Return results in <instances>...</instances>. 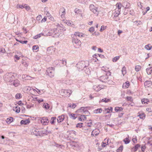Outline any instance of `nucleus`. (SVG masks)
Returning a JSON list of instances; mask_svg holds the SVG:
<instances>
[{
  "label": "nucleus",
  "instance_id": "nucleus-20",
  "mask_svg": "<svg viewBox=\"0 0 152 152\" xmlns=\"http://www.w3.org/2000/svg\"><path fill=\"white\" fill-rule=\"evenodd\" d=\"M140 147V145L139 144H137L134 147L132 148V151L133 152H135L137 150L139 147Z\"/></svg>",
  "mask_w": 152,
  "mask_h": 152
},
{
  "label": "nucleus",
  "instance_id": "nucleus-56",
  "mask_svg": "<svg viewBox=\"0 0 152 152\" xmlns=\"http://www.w3.org/2000/svg\"><path fill=\"white\" fill-rule=\"evenodd\" d=\"M83 124L82 123L77 124L76 127H79L80 128H81L83 126Z\"/></svg>",
  "mask_w": 152,
  "mask_h": 152
},
{
  "label": "nucleus",
  "instance_id": "nucleus-19",
  "mask_svg": "<svg viewBox=\"0 0 152 152\" xmlns=\"http://www.w3.org/2000/svg\"><path fill=\"white\" fill-rule=\"evenodd\" d=\"M83 34L82 33H80L78 32H75L74 35H72V36H75L76 37H83Z\"/></svg>",
  "mask_w": 152,
  "mask_h": 152
},
{
  "label": "nucleus",
  "instance_id": "nucleus-8",
  "mask_svg": "<svg viewBox=\"0 0 152 152\" xmlns=\"http://www.w3.org/2000/svg\"><path fill=\"white\" fill-rule=\"evenodd\" d=\"M89 8L90 10L94 13L96 14L97 15H98L99 12L97 11V8L93 4H91L90 5Z\"/></svg>",
  "mask_w": 152,
  "mask_h": 152
},
{
  "label": "nucleus",
  "instance_id": "nucleus-32",
  "mask_svg": "<svg viewBox=\"0 0 152 152\" xmlns=\"http://www.w3.org/2000/svg\"><path fill=\"white\" fill-rule=\"evenodd\" d=\"M141 102L142 104H148V102H149V100L148 99H143L141 100Z\"/></svg>",
  "mask_w": 152,
  "mask_h": 152
},
{
  "label": "nucleus",
  "instance_id": "nucleus-11",
  "mask_svg": "<svg viewBox=\"0 0 152 152\" xmlns=\"http://www.w3.org/2000/svg\"><path fill=\"white\" fill-rule=\"evenodd\" d=\"M103 88V86L102 85H94L93 87V89L95 91H98Z\"/></svg>",
  "mask_w": 152,
  "mask_h": 152
},
{
  "label": "nucleus",
  "instance_id": "nucleus-49",
  "mask_svg": "<svg viewBox=\"0 0 152 152\" xmlns=\"http://www.w3.org/2000/svg\"><path fill=\"white\" fill-rule=\"evenodd\" d=\"M95 132V131L93 130L91 133V135L93 136H96L99 134V132H97V133H94Z\"/></svg>",
  "mask_w": 152,
  "mask_h": 152
},
{
  "label": "nucleus",
  "instance_id": "nucleus-62",
  "mask_svg": "<svg viewBox=\"0 0 152 152\" xmlns=\"http://www.w3.org/2000/svg\"><path fill=\"white\" fill-rule=\"evenodd\" d=\"M130 14L132 15H134V11L133 10H131L130 11Z\"/></svg>",
  "mask_w": 152,
  "mask_h": 152
},
{
  "label": "nucleus",
  "instance_id": "nucleus-52",
  "mask_svg": "<svg viewBox=\"0 0 152 152\" xmlns=\"http://www.w3.org/2000/svg\"><path fill=\"white\" fill-rule=\"evenodd\" d=\"M109 101L110 99H107L106 98L103 99L102 100V102L106 103L108 102Z\"/></svg>",
  "mask_w": 152,
  "mask_h": 152
},
{
  "label": "nucleus",
  "instance_id": "nucleus-63",
  "mask_svg": "<svg viewBox=\"0 0 152 152\" xmlns=\"http://www.w3.org/2000/svg\"><path fill=\"white\" fill-rule=\"evenodd\" d=\"M47 20V18L46 17H45L43 18L41 22H45Z\"/></svg>",
  "mask_w": 152,
  "mask_h": 152
},
{
  "label": "nucleus",
  "instance_id": "nucleus-51",
  "mask_svg": "<svg viewBox=\"0 0 152 152\" xmlns=\"http://www.w3.org/2000/svg\"><path fill=\"white\" fill-rule=\"evenodd\" d=\"M119 56H116L113 59V61L114 62L116 61L119 59Z\"/></svg>",
  "mask_w": 152,
  "mask_h": 152
},
{
  "label": "nucleus",
  "instance_id": "nucleus-26",
  "mask_svg": "<svg viewBox=\"0 0 152 152\" xmlns=\"http://www.w3.org/2000/svg\"><path fill=\"white\" fill-rule=\"evenodd\" d=\"M79 120L80 121H84L86 120V115H82L79 117Z\"/></svg>",
  "mask_w": 152,
  "mask_h": 152
},
{
  "label": "nucleus",
  "instance_id": "nucleus-13",
  "mask_svg": "<svg viewBox=\"0 0 152 152\" xmlns=\"http://www.w3.org/2000/svg\"><path fill=\"white\" fill-rule=\"evenodd\" d=\"M58 63L57 65H59L61 66L65 65L66 64V61L65 59H63L62 60H58Z\"/></svg>",
  "mask_w": 152,
  "mask_h": 152
},
{
  "label": "nucleus",
  "instance_id": "nucleus-14",
  "mask_svg": "<svg viewBox=\"0 0 152 152\" xmlns=\"http://www.w3.org/2000/svg\"><path fill=\"white\" fill-rule=\"evenodd\" d=\"M122 6L125 9L129 8L130 6V4L127 1H124L122 3Z\"/></svg>",
  "mask_w": 152,
  "mask_h": 152
},
{
  "label": "nucleus",
  "instance_id": "nucleus-47",
  "mask_svg": "<svg viewBox=\"0 0 152 152\" xmlns=\"http://www.w3.org/2000/svg\"><path fill=\"white\" fill-rule=\"evenodd\" d=\"M21 94L20 93L17 94L15 96V98L16 99H19L21 97Z\"/></svg>",
  "mask_w": 152,
  "mask_h": 152
},
{
  "label": "nucleus",
  "instance_id": "nucleus-30",
  "mask_svg": "<svg viewBox=\"0 0 152 152\" xmlns=\"http://www.w3.org/2000/svg\"><path fill=\"white\" fill-rule=\"evenodd\" d=\"M13 108L14 110H15L16 113H19L20 111V108L19 106H16L15 107H14Z\"/></svg>",
  "mask_w": 152,
  "mask_h": 152
},
{
  "label": "nucleus",
  "instance_id": "nucleus-40",
  "mask_svg": "<svg viewBox=\"0 0 152 152\" xmlns=\"http://www.w3.org/2000/svg\"><path fill=\"white\" fill-rule=\"evenodd\" d=\"M102 111V109L100 108L95 110L94 111V113H101Z\"/></svg>",
  "mask_w": 152,
  "mask_h": 152
},
{
  "label": "nucleus",
  "instance_id": "nucleus-6",
  "mask_svg": "<svg viewBox=\"0 0 152 152\" xmlns=\"http://www.w3.org/2000/svg\"><path fill=\"white\" fill-rule=\"evenodd\" d=\"M61 92L62 95L66 97H69L72 93V91L70 90L62 89Z\"/></svg>",
  "mask_w": 152,
  "mask_h": 152
},
{
  "label": "nucleus",
  "instance_id": "nucleus-31",
  "mask_svg": "<svg viewBox=\"0 0 152 152\" xmlns=\"http://www.w3.org/2000/svg\"><path fill=\"white\" fill-rule=\"evenodd\" d=\"M102 70L103 71V73L104 75H106L107 73L110 72L107 69H106L104 67L102 68Z\"/></svg>",
  "mask_w": 152,
  "mask_h": 152
},
{
  "label": "nucleus",
  "instance_id": "nucleus-44",
  "mask_svg": "<svg viewBox=\"0 0 152 152\" xmlns=\"http://www.w3.org/2000/svg\"><path fill=\"white\" fill-rule=\"evenodd\" d=\"M122 72L124 75L126 73V68L124 67H123L122 69Z\"/></svg>",
  "mask_w": 152,
  "mask_h": 152
},
{
  "label": "nucleus",
  "instance_id": "nucleus-25",
  "mask_svg": "<svg viewBox=\"0 0 152 152\" xmlns=\"http://www.w3.org/2000/svg\"><path fill=\"white\" fill-rule=\"evenodd\" d=\"M21 124L26 125L28 124V119L26 120H22L20 121Z\"/></svg>",
  "mask_w": 152,
  "mask_h": 152
},
{
  "label": "nucleus",
  "instance_id": "nucleus-27",
  "mask_svg": "<svg viewBox=\"0 0 152 152\" xmlns=\"http://www.w3.org/2000/svg\"><path fill=\"white\" fill-rule=\"evenodd\" d=\"M123 108L121 107H116L115 108V110L116 112H120L122 111Z\"/></svg>",
  "mask_w": 152,
  "mask_h": 152
},
{
  "label": "nucleus",
  "instance_id": "nucleus-15",
  "mask_svg": "<svg viewBox=\"0 0 152 152\" xmlns=\"http://www.w3.org/2000/svg\"><path fill=\"white\" fill-rule=\"evenodd\" d=\"M54 28L53 29H51L50 30L46 35H47V36H52L54 37Z\"/></svg>",
  "mask_w": 152,
  "mask_h": 152
},
{
  "label": "nucleus",
  "instance_id": "nucleus-37",
  "mask_svg": "<svg viewBox=\"0 0 152 152\" xmlns=\"http://www.w3.org/2000/svg\"><path fill=\"white\" fill-rule=\"evenodd\" d=\"M150 44H148L146 45L145 46V48L148 50H151L152 48V46H151Z\"/></svg>",
  "mask_w": 152,
  "mask_h": 152
},
{
  "label": "nucleus",
  "instance_id": "nucleus-46",
  "mask_svg": "<svg viewBox=\"0 0 152 152\" xmlns=\"http://www.w3.org/2000/svg\"><path fill=\"white\" fill-rule=\"evenodd\" d=\"M141 68V66L139 65L136 66L135 69L136 72H138Z\"/></svg>",
  "mask_w": 152,
  "mask_h": 152
},
{
  "label": "nucleus",
  "instance_id": "nucleus-61",
  "mask_svg": "<svg viewBox=\"0 0 152 152\" xmlns=\"http://www.w3.org/2000/svg\"><path fill=\"white\" fill-rule=\"evenodd\" d=\"M19 42H20L21 43H22V44H26V43H27L28 42V41H23L20 40V41H19Z\"/></svg>",
  "mask_w": 152,
  "mask_h": 152
},
{
  "label": "nucleus",
  "instance_id": "nucleus-45",
  "mask_svg": "<svg viewBox=\"0 0 152 152\" xmlns=\"http://www.w3.org/2000/svg\"><path fill=\"white\" fill-rule=\"evenodd\" d=\"M67 132H69V133L71 134V135L72 134H74L75 135H76V132L74 130H71L70 131H67Z\"/></svg>",
  "mask_w": 152,
  "mask_h": 152
},
{
  "label": "nucleus",
  "instance_id": "nucleus-22",
  "mask_svg": "<svg viewBox=\"0 0 152 152\" xmlns=\"http://www.w3.org/2000/svg\"><path fill=\"white\" fill-rule=\"evenodd\" d=\"M47 131L45 129H44L42 130H40L39 132V136H43L44 134H47Z\"/></svg>",
  "mask_w": 152,
  "mask_h": 152
},
{
  "label": "nucleus",
  "instance_id": "nucleus-5",
  "mask_svg": "<svg viewBox=\"0 0 152 152\" xmlns=\"http://www.w3.org/2000/svg\"><path fill=\"white\" fill-rule=\"evenodd\" d=\"M47 75L50 77H53L54 75L55 69L53 67L48 68L47 70Z\"/></svg>",
  "mask_w": 152,
  "mask_h": 152
},
{
  "label": "nucleus",
  "instance_id": "nucleus-42",
  "mask_svg": "<svg viewBox=\"0 0 152 152\" xmlns=\"http://www.w3.org/2000/svg\"><path fill=\"white\" fill-rule=\"evenodd\" d=\"M123 149V147L122 145H121L117 149V152H121L122 151Z\"/></svg>",
  "mask_w": 152,
  "mask_h": 152
},
{
  "label": "nucleus",
  "instance_id": "nucleus-21",
  "mask_svg": "<svg viewBox=\"0 0 152 152\" xmlns=\"http://www.w3.org/2000/svg\"><path fill=\"white\" fill-rule=\"evenodd\" d=\"M120 11L116 9L115 11L114 12V16L115 17H117L120 14Z\"/></svg>",
  "mask_w": 152,
  "mask_h": 152
},
{
  "label": "nucleus",
  "instance_id": "nucleus-9",
  "mask_svg": "<svg viewBox=\"0 0 152 152\" xmlns=\"http://www.w3.org/2000/svg\"><path fill=\"white\" fill-rule=\"evenodd\" d=\"M57 28H54V37H58L59 35V29H61V26H60V25L58 24L57 25Z\"/></svg>",
  "mask_w": 152,
  "mask_h": 152
},
{
  "label": "nucleus",
  "instance_id": "nucleus-4",
  "mask_svg": "<svg viewBox=\"0 0 152 152\" xmlns=\"http://www.w3.org/2000/svg\"><path fill=\"white\" fill-rule=\"evenodd\" d=\"M111 75V73L110 72H108L106 73V75L102 76L99 78V80L103 82H107L108 78V76H110Z\"/></svg>",
  "mask_w": 152,
  "mask_h": 152
},
{
  "label": "nucleus",
  "instance_id": "nucleus-48",
  "mask_svg": "<svg viewBox=\"0 0 152 152\" xmlns=\"http://www.w3.org/2000/svg\"><path fill=\"white\" fill-rule=\"evenodd\" d=\"M44 107L46 109H48L49 108L50 106L47 103H44L43 104Z\"/></svg>",
  "mask_w": 152,
  "mask_h": 152
},
{
  "label": "nucleus",
  "instance_id": "nucleus-23",
  "mask_svg": "<svg viewBox=\"0 0 152 152\" xmlns=\"http://www.w3.org/2000/svg\"><path fill=\"white\" fill-rule=\"evenodd\" d=\"M20 82L18 80L16 79L14 80V81L13 82V85L15 87L18 86L20 85Z\"/></svg>",
  "mask_w": 152,
  "mask_h": 152
},
{
  "label": "nucleus",
  "instance_id": "nucleus-53",
  "mask_svg": "<svg viewBox=\"0 0 152 152\" xmlns=\"http://www.w3.org/2000/svg\"><path fill=\"white\" fill-rule=\"evenodd\" d=\"M126 99L128 101L132 102L133 101L132 98L131 96H127L126 97Z\"/></svg>",
  "mask_w": 152,
  "mask_h": 152
},
{
  "label": "nucleus",
  "instance_id": "nucleus-41",
  "mask_svg": "<svg viewBox=\"0 0 152 152\" xmlns=\"http://www.w3.org/2000/svg\"><path fill=\"white\" fill-rule=\"evenodd\" d=\"M39 46L38 45H34L32 47V50H36V51L38 50Z\"/></svg>",
  "mask_w": 152,
  "mask_h": 152
},
{
  "label": "nucleus",
  "instance_id": "nucleus-55",
  "mask_svg": "<svg viewBox=\"0 0 152 152\" xmlns=\"http://www.w3.org/2000/svg\"><path fill=\"white\" fill-rule=\"evenodd\" d=\"M94 30V27H91L90 28L88 31L91 32H92Z\"/></svg>",
  "mask_w": 152,
  "mask_h": 152
},
{
  "label": "nucleus",
  "instance_id": "nucleus-2",
  "mask_svg": "<svg viewBox=\"0 0 152 152\" xmlns=\"http://www.w3.org/2000/svg\"><path fill=\"white\" fill-rule=\"evenodd\" d=\"M3 78L5 81L10 82L14 80L15 77L12 73H8L4 75Z\"/></svg>",
  "mask_w": 152,
  "mask_h": 152
},
{
  "label": "nucleus",
  "instance_id": "nucleus-3",
  "mask_svg": "<svg viewBox=\"0 0 152 152\" xmlns=\"http://www.w3.org/2000/svg\"><path fill=\"white\" fill-rule=\"evenodd\" d=\"M72 42L73 45L76 48H79L81 44V42L74 36H72Z\"/></svg>",
  "mask_w": 152,
  "mask_h": 152
},
{
  "label": "nucleus",
  "instance_id": "nucleus-1",
  "mask_svg": "<svg viewBox=\"0 0 152 152\" xmlns=\"http://www.w3.org/2000/svg\"><path fill=\"white\" fill-rule=\"evenodd\" d=\"M88 65V62L87 61H82L78 62L76 64V66L78 68L79 70H83Z\"/></svg>",
  "mask_w": 152,
  "mask_h": 152
},
{
  "label": "nucleus",
  "instance_id": "nucleus-58",
  "mask_svg": "<svg viewBox=\"0 0 152 152\" xmlns=\"http://www.w3.org/2000/svg\"><path fill=\"white\" fill-rule=\"evenodd\" d=\"M106 28V26H101V28L100 29V31H103Z\"/></svg>",
  "mask_w": 152,
  "mask_h": 152
},
{
  "label": "nucleus",
  "instance_id": "nucleus-34",
  "mask_svg": "<svg viewBox=\"0 0 152 152\" xmlns=\"http://www.w3.org/2000/svg\"><path fill=\"white\" fill-rule=\"evenodd\" d=\"M43 34L41 33L40 34H37V35H35L34 37V38L35 39H36L39 38H40L41 36L43 35Z\"/></svg>",
  "mask_w": 152,
  "mask_h": 152
},
{
  "label": "nucleus",
  "instance_id": "nucleus-16",
  "mask_svg": "<svg viewBox=\"0 0 152 152\" xmlns=\"http://www.w3.org/2000/svg\"><path fill=\"white\" fill-rule=\"evenodd\" d=\"M152 85V82L151 81H146L144 83L145 86V88L150 87Z\"/></svg>",
  "mask_w": 152,
  "mask_h": 152
},
{
  "label": "nucleus",
  "instance_id": "nucleus-38",
  "mask_svg": "<svg viewBox=\"0 0 152 152\" xmlns=\"http://www.w3.org/2000/svg\"><path fill=\"white\" fill-rule=\"evenodd\" d=\"M122 5L121 3H118L116 4L117 7L118 8L117 10L120 11Z\"/></svg>",
  "mask_w": 152,
  "mask_h": 152
},
{
  "label": "nucleus",
  "instance_id": "nucleus-7",
  "mask_svg": "<svg viewBox=\"0 0 152 152\" xmlns=\"http://www.w3.org/2000/svg\"><path fill=\"white\" fill-rule=\"evenodd\" d=\"M39 132L40 130L35 127L31 130V134L35 136H39Z\"/></svg>",
  "mask_w": 152,
  "mask_h": 152
},
{
  "label": "nucleus",
  "instance_id": "nucleus-59",
  "mask_svg": "<svg viewBox=\"0 0 152 152\" xmlns=\"http://www.w3.org/2000/svg\"><path fill=\"white\" fill-rule=\"evenodd\" d=\"M66 23L68 25H71L72 24V21L70 22L69 21L67 20L66 22Z\"/></svg>",
  "mask_w": 152,
  "mask_h": 152
},
{
  "label": "nucleus",
  "instance_id": "nucleus-36",
  "mask_svg": "<svg viewBox=\"0 0 152 152\" xmlns=\"http://www.w3.org/2000/svg\"><path fill=\"white\" fill-rule=\"evenodd\" d=\"M123 141L125 144H128L130 141L129 138L127 137L125 138Z\"/></svg>",
  "mask_w": 152,
  "mask_h": 152
},
{
  "label": "nucleus",
  "instance_id": "nucleus-28",
  "mask_svg": "<svg viewBox=\"0 0 152 152\" xmlns=\"http://www.w3.org/2000/svg\"><path fill=\"white\" fill-rule=\"evenodd\" d=\"M13 118L12 117H10L9 118H8L6 120V122L8 124H10L11 122H12L13 121Z\"/></svg>",
  "mask_w": 152,
  "mask_h": 152
},
{
  "label": "nucleus",
  "instance_id": "nucleus-24",
  "mask_svg": "<svg viewBox=\"0 0 152 152\" xmlns=\"http://www.w3.org/2000/svg\"><path fill=\"white\" fill-rule=\"evenodd\" d=\"M129 86V82H126L125 83H124L122 87L123 88H128Z\"/></svg>",
  "mask_w": 152,
  "mask_h": 152
},
{
  "label": "nucleus",
  "instance_id": "nucleus-50",
  "mask_svg": "<svg viewBox=\"0 0 152 152\" xmlns=\"http://www.w3.org/2000/svg\"><path fill=\"white\" fill-rule=\"evenodd\" d=\"M76 105L75 104H73L72 105L71 104H68V106L72 108H74L76 107Z\"/></svg>",
  "mask_w": 152,
  "mask_h": 152
},
{
  "label": "nucleus",
  "instance_id": "nucleus-29",
  "mask_svg": "<svg viewBox=\"0 0 152 152\" xmlns=\"http://www.w3.org/2000/svg\"><path fill=\"white\" fill-rule=\"evenodd\" d=\"M146 71L148 75H150L152 72V67H151L150 68H147Z\"/></svg>",
  "mask_w": 152,
  "mask_h": 152
},
{
  "label": "nucleus",
  "instance_id": "nucleus-60",
  "mask_svg": "<svg viewBox=\"0 0 152 152\" xmlns=\"http://www.w3.org/2000/svg\"><path fill=\"white\" fill-rule=\"evenodd\" d=\"M107 141H108V139H107ZM107 144H106V143L105 142H102V147H105L106 146V145H107V144H108V141H107Z\"/></svg>",
  "mask_w": 152,
  "mask_h": 152
},
{
  "label": "nucleus",
  "instance_id": "nucleus-64",
  "mask_svg": "<svg viewBox=\"0 0 152 152\" xmlns=\"http://www.w3.org/2000/svg\"><path fill=\"white\" fill-rule=\"evenodd\" d=\"M137 138H134L132 139V141L134 143H135L137 142Z\"/></svg>",
  "mask_w": 152,
  "mask_h": 152
},
{
  "label": "nucleus",
  "instance_id": "nucleus-10",
  "mask_svg": "<svg viewBox=\"0 0 152 152\" xmlns=\"http://www.w3.org/2000/svg\"><path fill=\"white\" fill-rule=\"evenodd\" d=\"M41 122L44 125H47L49 123V120L46 117H44L41 118Z\"/></svg>",
  "mask_w": 152,
  "mask_h": 152
},
{
  "label": "nucleus",
  "instance_id": "nucleus-33",
  "mask_svg": "<svg viewBox=\"0 0 152 152\" xmlns=\"http://www.w3.org/2000/svg\"><path fill=\"white\" fill-rule=\"evenodd\" d=\"M138 117H139L140 118L144 119L145 118V115L144 113L139 114L137 115Z\"/></svg>",
  "mask_w": 152,
  "mask_h": 152
},
{
  "label": "nucleus",
  "instance_id": "nucleus-57",
  "mask_svg": "<svg viewBox=\"0 0 152 152\" xmlns=\"http://www.w3.org/2000/svg\"><path fill=\"white\" fill-rule=\"evenodd\" d=\"M110 39L112 40H115V39L117 37L114 35H113V36H111V37L110 36Z\"/></svg>",
  "mask_w": 152,
  "mask_h": 152
},
{
  "label": "nucleus",
  "instance_id": "nucleus-39",
  "mask_svg": "<svg viewBox=\"0 0 152 152\" xmlns=\"http://www.w3.org/2000/svg\"><path fill=\"white\" fill-rule=\"evenodd\" d=\"M56 117H53L51 118V121L50 123L51 124H53L55 122V121L56 120Z\"/></svg>",
  "mask_w": 152,
  "mask_h": 152
},
{
  "label": "nucleus",
  "instance_id": "nucleus-18",
  "mask_svg": "<svg viewBox=\"0 0 152 152\" xmlns=\"http://www.w3.org/2000/svg\"><path fill=\"white\" fill-rule=\"evenodd\" d=\"M64 119V115H62L61 116H59L58 117L57 119V122L58 123L61 122Z\"/></svg>",
  "mask_w": 152,
  "mask_h": 152
},
{
  "label": "nucleus",
  "instance_id": "nucleus-54",
  "mask_svg": "<svg viewBox=\"0 0 152 152\" xmlns=\"http://www.w3.org/2000/svg\"><path fill=\"white\" fill-rule=\"evenodd\" d=\"M5 52V50L4 48H2L0 49V54L4 53Z\"/></svg>",
  "mask_w": 152,
  "mask_h": 152
},
{
  "label": "nucleus",
  "instance_id": "nucleus-43",
  "mask_svg": "<svg viewBox=\"0 0 152 152\" xmlns=\"http://www.w3.org/2000/svg\"><path fill=\"white\" fill-rule=\"evenodd\" d=\"M22 78L23 80H28V76L26 75H23L22 76Z\"/></svg>",
  "mask_w": 152,
  "mask_h": 152
},
{
  "label": "nucleus",
  "instance_id": "nucleus-17",
  "mask_svg": "<svg viewBox=\"0 0 152 152\" xmlns=\"http://www.w3.org/2000/svg\"><path fill=\"white\" fill-rule=\"evenodd\" d=\"M60 13L61 12L62 14L61 15L62 18H63L64 16V15L65 14V9L64 7H62L60 9L59 11Z\"/></svg>",
  "mask_w": 152,
  "mask_h": 152
},
{
  "label": "nucleus",
  "instance_id": "nucleus-12",
  "mask_svg": "<svg viewBox=\"0 0 152 152\" xmlns=\"http://www.w3.org/2000/svg\"><path fill=\"white\" fill-rule=\"evenodd\" d=\"M87 107H82L78 111L80 112H83L85 114H87V116H88L90 114V113L87 110L85 109Z\"/></svg>",
  "mask_w": 152,
  "mask_h": 152
},
{
  "label": "nucleus",
  "instance_id": "nucleus-35",
  "mask_svg": "<svg viewBox=\"0 0 152 152\" xmlns=\"http://www.w3.org/2000/svg\"><path fill=\"white\" fill-rule=\"evenodd\" d=\"M74 12L77 14H80L81 12V10L77 8H76L75 9Z\"/></svg>",
  "mask_w": 152,
  "mask_h": 152
}]
</instances>
